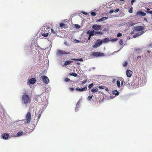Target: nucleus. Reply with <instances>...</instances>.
<instances>
[{
  "label": "nucleus",
  "instance_id": "obj_1",
  "mask_svg": "<svg viewBox=\"0 0 152 152\" xmlns=\"http://www.w3.org/2000/svg\"><path fill=\"white\" fill-rule=\"evenodd\" d=\"M21 101L23 104L26 106L31 102V99L26 93H25L22 96Z\"/></svg>",
  "mask_w": 152,
  "mask_h": 152
},
{
  "label": "nucleus",
  "instance_id": "obj_2",
  "mask_svg": "<svg viewBox=\"0 0 152 152\" xmlns=\"http://www.w3.org/2000/svg\"><path fill=\"white\" fill-rule=\"evenodd\" d=\"M31 114L30 112H28L26 116L25 120L26 121V122H25V123L26 124L29 123L31 121Z\"/></svg>",
  "mask_w": 152,
  "mask_h": 152
},
{
  "label": "nucleus",
  "instance_id": "obj_3",
  "mask_svg": "<svg viewBox=\"0 0 152 152\" xmlns=\"http://www.w3.org/2000/svg\"><path fill=\"white\" fill-rule=\"evenodd\" d=\"M56 54L58 56H61L64 54H70V53L66 52L64 50H58L57 51Z\"/></svg>",
  "mask_w": 152,
  "mask_h": 152
},
{
  "label": "nucleus",
  "instance_id": "obj_4",
  "mask_svg": "<svg viewBox=\"0 0 152 152\" xmlns=\"http://www.w3.org/2000/svg\"><path fill=\"white\" fill-rule=\"evenodd\" d=\"M41 78L44 83L46 84H48L49 83V80L47 76L45 75H43L41 76Z\"/></svg>",
  "mask_w": 152,
  "mask_h": 152
},
{
  "label": "nucleus",
  "instance_id": "obj_5",
  "mask_svg": "<svg viewBox=\"0 0 152 152\" xmlns=\"http://www.w3.org/2000/svg\"><path fill=\"white\" fill-rule=\"evenodd\" d=\"M91 55L94 57H97L100 56H103L104 54L103 53L99 52L92 53Z\"/></svg>",
  "mask_w": 152,
  "mask_h": 152
},
{
  "label": "nucleus",
  "instance_id": "obj_6",
  "mask_svg": "<svg viewBox=\"0 0 152 152\" xmlns=\"http://www.w3.org/2000/svg\"><path fill=\"white\" fill-rule=\"evenodd\" d=\"M102 44V42H100V40L98 39L97 40L96 42L93 46V47L94 48H96L99 46H100Z\"/></svg>",
  "mask_w": 152,
  "mask_h": 152
},
{
  "label": "nucleus",
  "instance_id": "obj_7",
  "mask_svg": "<svg viewBox=\"0 0 152 152\" xmlns=\"http://www.w3.org/2000/svg\"><path fill=\"white\" fill-rule=\"evenodd\" d=\"M134 31H142L144 29V27L142 26H137L134 27Z\"/></svg>",
  "mask_w": 152,
  "mask_h": 152
},
{
  "label": "nucleus",
  "instance_id": "obj_8",
  "mask_svg": "<svg viewBox=\"0 0 152 152\" xmlns=\"http://www.w3.org/2000/svg\"><path fill=\"white\" fill-rule=\"evenodd\" d=\"M2 138L4 140H7L10 137V135L8 133H4L2 134Z\"/></svg>",
  "mask_w": 152,
  "mask_h": 152
},
{
  "label": "nucleus",
  "instance_id": "obj_9",
  "mask_svg": "<svg viewBox=\"0 0 152 152\" xmlns=\"http://www.w3.org/2000/svg\"><path fill=\"white\" fill-rule=\"evenodd\" d=\"M92 27L95 30H99L101 28V26L97 25V24H94L93 25Z\"/></svg>",
  "mask_w": 152,
  "mask_h": 152
},
{
  "label": "nucleus",
  "instance_id": "obj_10",
  "mask_svg": "<svg viewBox=\"0 0 152 152\" xmlns=\"http://www.w3.org/2000/svg\"><path fill=\"white\" fill-rule=\"evenodd\" d=\"M75 90L77 91H79L80 92L83 91H85L87 89V87L86 86H85L84 88H80L78 87L76 88L75 89Z\"/></svg>",
  "mask_w": 152,
  "mask_h": 152
},
{
  "label": "nucleus",
  "instance_id": "obj_11",
  "mask_svg": "<svg viewBox=\"0 0 152 152\" xmlns=\"http://www.w3.org/2000/svg\"><path fill=\"white\" fill-rule=\"evenodd\" d=\"M132 71L129 70H127L126 72V74L127 76L129 77H130L132 76Z\"/></svg>",
  "mask_w": 152,
  "mask_h": 152
},
{
  "label": "nucleus",
  "instance_id": "obj_12",
  "mask_svg": "<svg viewBox=\"0 0 152 152\" xmlns=\"http://www.w3.org/2000/svg\"><path fill=\"white\" fill-rule=\"evenodd\" d=\"M144 33V31H141V32H139L138 33H137L135 35H134L133 36L134 38H135L139 36L140 35H141L143 34Z\"/></svg>",
  "mask_w": 152,
  "mask_h": 152
},
{
  "label": "nucleus",
  "instance_id": "obj_13",
  "mask_svg": "<svg viewBox=\"0 0 152 152\" xmlns=\"http://www.w3.org/2000/svg\"><path fill=\"white\" fill-rule=\"evenodd\" d=\"M108 18L107 17H102V18L97 20L96 22H98L103 21L104 20H106L108 19Z\"/></svg>",
  "mask_w": 152,
  "mask_h": 152
},
{
  "label": "nucleus",
  "instance_id": "obj_14",
  "mask_svg": "<svg viewBox=\"0 0 152 152\" xmlns=\"http://www.w3.org/2000/svg\"><path fill=\"white\" fill-rule=\"evenodd\" d=\"M137 14L138 15H142V16H145L146 15V13L142 11H138L137 12Z\"/></svg>",
  "mask_w": 152,
  "mask_h": 152
},
{
  "label": "nucleus",
  "instance_id": "obj_15",
  "mask_svg": "<svg viewBox=\"0 0 152 152\" xmlns=\"http://www.w3.org/2000/svg\"><path fill=\"white\" fill-rule=\"evenodd\" d=\"M29 82L30 84H33L35 82L36 79L34 78H31L29 80Z\"/></svg>",
  "mask_w": 152,
  "mask_h": 152
},
{
  "label": "nucleus",
  "instance_id": "obj_16",
  "mask_svg": "<svg viewBox=\"0 0 152 152\" xmlns=\"http://www.w3.org/2000/svg\"><path fill=\"white\" fill-rule=\"evenodd\" d=\"M87 34H88L90 36H92L94 35V31H88L87 33Z\"/></svg>",
  "mask_w": 152,
  "mask_h": 152
},
{
  "label": "nucleus",
  "instance_id": "obj_17",
  "mask_svg": "<svg viewBox=\"0 0 152 152\" xmlns=\"http://www.w3.org/2000/svg\"><path fill=\"white\" fill-rule=\"evenodd\" d=\"M110 41V40L108 38H105L103 40H101L100 42H102V43H106Z\"/></svg>",
  "mask_w": 152,
  "mask_h": 152
},
{
  "label": "nucleus",
  "instance_id": "obj_18",
  "mask_svg": "<svg viewBox=\"0 0 152 152\" xmlns=\"http://www.w3.org/2000/svg\"><path fill=\"white\" fill-rule=\"evenodd\" d=\"M72 61H66L65 62L64 65L65 66H67L69 64H71V63L72 62Z\"/></svg>",
  "mask_w": 152,
  "mask_h": 152
},
{
  "label": "nucleus",
  "instance_id": "obj_19",
  "mask_svg": "<svg viewBox=\"0 0 152 152\" xmlns=\"http://www.w3.org/2000/svg\"><path fill=\"white\" fill-rule=\"evenodd\" d=\"M60 27L61 28H66L65 24L63 23H60Z\"/></svg>",
  "mask_w": 152,
  "mask_h": 152
},
{
  "label": "nucleus",
  "instance_id": "obj_20",
  "mask_svg": "<svg viewBox=\"0 0 152 152\" xmlns=\"http://www.w3.org/2000/svg\"><path fill=\"white\" fill-rule=\"evenodd\" d=\"M23 133V132L22 131H20L18 132L17 134V136H20Z\"/></svg>",
  "mask_w": 152,
  "mask_h": 152
},
{
  "label": "nucleus",
  "instance_id": "obj_21",
  "mask_svg": "<svg viewBox=\"0 0 152 152\" xmlns=\"http://www.w3.org/2000/svg\"><path fill=\"white\" fill-rule=\"evenodd\" d=\"M71 60H75V61H83V59L82 58H80V59H79L73 58H72Z\"/></svg>",
  "mask_w": 152,
  "mask_h": 152
},
{
  "label": "nucleus",
  "instance_id": "obj_22",
  "mask_svg": "<svg viewBox=\"0 0 152 152\" xmlns=\"http://www.w3.org/2000/svg\"><path fill=\"white\" fill-rule=\"evenodd\" d=\"M48 34H49L48 33H45L44 32L42 34V35L44 37H47L48 36Z\"/></svg>",
  "mask_w": 152,
  "mask_h": 152
},
{
  "label": "nucleus",
  "instance_id": "obj_23",
  "mask_svg": "<svg viewBox=\"0 0 152 152\" xmlns=\"http://www.w3.org/2000/svg\"><path fill=\"white\" fill-rule=\"evenodd\" d=\"M69 75L70 76H73L75 77L77 76V75L76 73H70L69 74Z\"/></svg>",
  "mask_w": 152,
  "mask_h": 152
},
{
  "label": "nucleus",
  "instance_id": "obj_24",
  "mask_svg": "<svg viewBox=\"0 0 152 152\" xmlns=\"http://www.w3.org/2000/svg\"><path fill=\"white\" fill-rule=\"evenodd\" d=\"M98 91V89L97 88L96 89L93 88L91 90V91L93 93H94L97 92Z\"/></svg>",
  "mask_w": 152,
  "mask_h": 152
},
{
  "label": "nucleus",
  "instance_id": "obj_25",
  "mask_svg": "<svg viewBox=\"0 0 152 152\" xmlns=\"http://www.w3.org/2000/svg\"><path fill=\"white\" fill-rule=\"evenodd\" d=\"M113 94L115 95H118L119 94V92L117 91H113Z\"/></svg>",
  "mask_w": 152,
  "mask_h": 152
},
{
  "label": "nucleus",
  "instance_id": "obj_26",
  "mask_svg": "<svg viewBox=\"0 0 152 152\" xmlns=\"http://www.w3.org/2000/svg\"><path fill=\"white\" fill-rule=\"evenodd\" d=\"M94 85L93 83H92L89 85L88 87L89 89H91V88L94 86Z\"/></svg>",
  "mask_w": 152,
  "mask_h": 152
},
{
  "label": "nucleus",
  "instance_id": "obj_27",
  "mask_svg": "<svg viewBox=\"0 0 152 152\" xmlns=\"http://www.w3.org/2000/svg\"><path fill=\"white\" fill-rule=\"evenodd\" d=\"M117 85L118 87H120V83L119 80H118L117 81Z\"/></svg>",
  "mask_w": 152,
  "mask_h": 152
},
{
  "label": "nucleus",
  "instance_id": "obj_28",
  "mask_svg": "<svg viewBox=\"0 0 152 152\" xmlns=\"http://www.w3.org/2000/svg\"><path fill=\"white\" fill-rule=\"evenodd\" d=\"M147 10L146 12L147 13L152 14V11H149L150 9L148 8L147 9Z\"/></svg>",
  "mask_w": 152,
  "mask_h": 152
},
{
  "label": "nucleus",
  "instance_id": "obj_29",
  "mask_svg": "<svg viewBox=\"0 0 152 152\" xmlns=\"http://www.w3.org/2000/svg\"><path fill=\"white\" fill-rule=\"evenodd\" d=\"M119 44L121 45H122L123 44V41L122 39H121L119 42Z\"/></svg>",
  "mask_w": 152,
  "mask_h": 152
},
{
  "label": "nucleus",
  "instance_id": "obj_30",
  "mask_svg": "<svg viewBox=\"0 0 152 152\" xmlns=\"http://www.w3.org/2000/svg\"><path fill=\"white\" fill-rule=\"evenodd\" d=\"M102 32H101L100 31H97V32H95L94 31V34H102Z\"/></svg>",
  "mask_w": 152,
  "mask_h": 152
},
{
  "label": "nucleus",
  "instance_id": "obj_31",
  "mask_svg": "<svg viewBox=\"0 0 152 152\" xmlns=\"http://www.w3.org/2000/svg\"><path fill=\"white\" fill-rule=\"evenodd\" d=\"M133 7H132L129 10V12L130 13H132L133 12L132 11Z\"/></svg>",
  "mask_w": 152,
  "mask_h": 152
},
{
  "label": "nucleus",
  "instance_id": "obj_32",
  "mask_svg": "<svg viewBox=\"0 0 152 152\" xmlns=\"http://www.w3.org/2000/svg\"><path fill=\"white\" fill-rule=\"evenodd\" d=\"M128 63L127 61H125L123 64L124 66H126L127 65Z\"/></svg>",
  "mask_w": 152,
  "mask_h": 152
},
{
  "label": "nucleus",
  "instance_id": "obj_33",
  "mask_svg": "<svg viewBox=\"0 0 152 152\" xmlns=\"http://www.w3.org/2000/svg\"><path fill=\"white\" fill-rule=\"evenodd\" d=\"M118 39L117 38H114L113 39H112L111 40V41L112 42H116V41L118 40Z\"/></svg>",
  "mask_w": 152,
  "mask_h": 152
},
{
  "label": "nucleus",
  "instance_id": "obj_34",
  "mask_svg": "<svg viewBox=\"0 0 152 152\" xmlns=\"http://www.w3.org/2000/svg\"><path fill=\"white\" fill-rule=\"evenodd\" d=\"M91 15L93 16H95L96 15V14L94 12H92L91 13Z\"/></svg>",
  "mask_w": 152,
  "mask_h": 152
},
{
  "label": "nucleus",
  "instance_id": "obj_35",
  "mask_svg": "<svg viewBox=\"0 0 152 152\" xmlns=\"http://www.w3.org/2000/svg\"><path fill=\"white\" fill-rule=\"evenodd\" d=\"M122 34L121 33H118L117 34V36L118 37L121 36Z\"/></svg>",
  "mask_w": 152,
  "mask_h": 152
},
{
  "label": "nucleus",
  "instance_id": "obj_36",
  "mask_svg": "<svg viewBox=\"0 0 152 152\" xmlns=\"http://www.w3.org/2000/svg\"><path fill=\"white\" fill-rule=\"evenodd\" d=\"M70 80V79L68 78H66L64 80L66 82H69Z\"/></svg>",
  "mask_w": 152,
  "mask_h": 152
},
{
  "label": "nucleus",
  "instance_id": "obj_37",
  "mask_svg": "<svg viewBox=\"0 0 152 152\" xmlns=\"http://www.w3.org/2000/svg\"><path fill=\"white\" fill-rule=\"evenodd\" d=\"M93 96H89L88 97V100H90L92 98Z\"/></svg>",
  "mask_w": 152,
  "mask_h": 152
},
{
  "label": "nucleus",
  "instance_id": "obj_38",
  "mask_svg": "<svg viewBox=\"0 0 152 152\" xmlns=\"http://www.w3.org/2000/svg\"><path fill=\"white\" fill-rule=\"evenodd\" d=\"M99 88L100 89H104V86H99Z\"/></svg>",
  "mask_w": 152,
  "mask_h": 152
},
{
  "label": "nucleus",
  "instance_id": "obj_39",
  "mask_svg": "<svg viewBox=\"0 0 152 152\" xmlns=\"http://www.w3.org/2000/svg\"><path fill=\"white\" fill-rule=\"evenodd\" d=\"M119 11V9H117L115 10L114 11V12L115 13H116L118 12Z\"/></svg>",
  "mask_w": 152,
  "mask_h": 152
},
{
  "label": "nucleus",
  "instance_id": "obj_40",
  "mask_svg": "<svg viewBox=\"0 0 152 152\" xmlns=\"http://www.w3.org/2000/svg\"><path fill=\"white\" fill-rule=\"evenodd\" d=\"M87 82V80L84 81L82 83V84H85Z\"/></svg>",
  "mask_w": 152,
  "mask_h": 152
},
{
  "label": "nucleus",
  "instance_id": "obj_41",
  "mask_svg": "<svg viewBox=\"0 0 152 152\" xmlns=\"http://www.w3.org/2000/svg\"><path fill=\"white\" fill-rule=\"evenodd\" d=\"M51 32L53 34H56V32L55 31H54L52 29H51Z\"/></svg>",
  "mask_w": 152,
  "mask_h": 152
},
{
  "label": "nucleus",
  "instance_id": "obj_42",
  "mask_svg": "<svg viewBox=\"0 0 152 152\" xmlns=\"http://www.w3.org/2000/svg\"><path fill=\"white\" fill-rule=\"evenodd\" d=\"M114 12V10H111L109 11V13L110 14Z\"/></svg>",
  "mask_w": 152,
  "mask_h": 152
},
{
  "label": "nucleus",
  "instance_id": "obj_43",
  "mask_svg": "<svg viewBox=\"0 0 152 152\" xmlns=\"http://www.w3.org/2000/svg\"><path fill=\"white\" fill-rule=\"evenodd\" d=\"M135 0H132L131 4L132 5L133 4V3L135 1Z\"/></svg>",
  "mask_w": 152,
  "mask_h": 152
},
{
  "label": "nucleus",
  "instance_id": "obj_44",
  "mask_svg": "<svg viewBox=\"0 0 152 152\" xmlns=\"http://www.w3.org/2000/svg\"><path fill=\"white\" fill-rule=\"evenodd\" d=\"M69 89L71 91H73L74 90V88H70Z\"/></svg>",
  "mask_w": 152,
  "mask_h": 152
},
{
  "label": "nucleus",
  "instance_id": "obj_45",
  "mask_svg": "<svg viewBox=\"0 0 152 152\" xmlns=\"http://www.w3.org/2000/svg\"><path fill=\"white\" fill-rule=\"evenodd\" d=\"M136 31H134V29L133 30V31L131 32V34H133Z\"/></svg>",
  "mask_w": 152,
  "mask_h": 152
},
{
  "label": "nucleus",
  "instance_id": "obj_46",
  "mask_svg": "<svg viewBox=\"0 0 152 152\" xmlns=\"http://www.w3.org/2000/svg\"><path fill=\"white\" fill-rule=\"evenodd\" d=\"M41 116V115L40 114H39V115L38 117V119H39V118Z\"/></svg>",
  "mask_w": 152,
  "mask_h": 152
},
{
  "label": "nucleus",
  "instance_id": "obj_47",
  "mask_svg": "<svg viewBox=\"0 0 152 152\" xmlns=\"http://www.w3.org/2000/svg\"><path fill=\"white\" fill-rule=\"evenodd\" d=\"M141 58V56H137V59H138L139 58Z\"/></svg>",
  "mask_w": 152,
  "mask_h": 152
},
{
  "label": "nucleus",
  "instance_id": "obj_48",
  "mask_svg": "<svg viewBox=\"0 0 152 152\" xmlns=\"http://www.w3.org/2000/svg\"><path fill=\"white\" fill-rule=\"evenodd\" d=\"M91 36H90V35H89V36H88V40H89L90 39V38H91Z\"/></svg>",
  "mask_w": 152,
  "mask_h": 152
},
{
  "label": "nucleus",
  "instance_id": "obj_49",
  "mask_svg": "<svg viewBox=\"0 0 152 152\" xmlns=\"http://www.w3.org/2000/svg\"><path fill=\"white\" fill-rule=\"evenodd\" d=\"M77 107H75V111H77Z\"/></svg>",
  "mask_w": 152,
  "mask_h": 152
},
{
  "label": "nucleus",
  "instance_id": "obj_50",
  "mask_svg": "<svg viewBox=\"0 0 152 152\" xmlns=\"http://www.w3.org/2000/svg\"><path fill=\"white\" fill-rule=\"evenodd\" d=\"M113 82H114L116 80L115 79H113Z\"/></svg>",
  "mask_w": 152,
  "mask_h": 152
},
{
  "label": "nucleus",
  "instance_id": "obj_51",
  "mask_svg": "<svg viewBox=\"0 0 152 152\" xmlns=\"http://www.w3.org/2000/svg\"><path fill=\"white\" fill-rule=\"evenodd\" d=\"M83 13L84 14H85V15H86L87 14V13H86L85 12H83Z\"/></svg>",
  "mask_w": 152,
  "mask_h": 152
},
{
  "label": "nucleus",
  "instance_id": "obj_52",
  "mask_svg": "<svg viewBox=\"0 0 152 152\" xmlns=\"http://www.w3.org/2000/svg\"><path fill=\"white\" fill-rule=\"evenodd\" d=\"M123 84V81H122L121 83V85H122Z\"/></svg>",
  "mask_w": 152,
  "mask_h": 152
},
{
  "label": "nucleus",
  "instance_id": "obj_53",
  "mask_svg": "<svg viewBox=\"0 0 152 152\" xmlns=\"http://www.w3.org/2000/svg\"><path fill=\"white\" fill-rule=\"evenodd\" d=\"M147 52L148 53H150V51L149 50L147 51Z\"/></svg>",
  "mask_w": 152,
  "mask_h": 152
},
{
  "label": "nucleus",
  "instance_id": "obj_54",
  "mask_svg": "<svg viewBox=\"0 0 152 152\" xmlns=\"http://www.w3.org/2000/svg\"><path fill=\"white\" fill-rule=\"evenodd\" d=\"M78 26V27H77V28H79L80 27V26L78 25H77Z\"/></svg>",
  "mask_w": 152,
  "mask_h": 152
},
{
  "label": "nucleus",
  "instance_id": "obj_55",
  "mask_svg": "<svg viewBox=\"0 0 152 152\" xmlns=\"http://www.w3.org/2000/svg\"><path fill=\"white\" fill-rule=\"evenodd\" d=\"M125 0H120V1H124Z\"/></svg>",
  "mask_w": 152,
  "mask_h": 152
},
{
  "label": "nucleus",
  "instance_id": "obj_56",
  "mask_svg": "<svg viewBox=\"0 0 152 152\" xmlns=\"http://www.w3.org/2000/svg\"><path fill=\"white\" fill-rule=\"evenodd\" d=\"M77 104H78H78H78V103H77Z\"/></svg>",
  "mask_w": 152,
  "mask_h": 152
}]
</instances>
